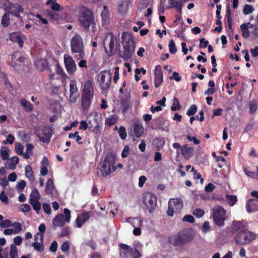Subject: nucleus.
<instances>
[{
    "mask_svg": "<svg viewBox=\"0 0 258 258\" xmlns=\"http://www.w3.org/2000/svg\"><path fill=\"white\" fill-rule=\"evenodd\" d=\"M80 25L85 29L89 30L91 27L93 32L97 31V26L92 12L86 8L82 10L81 14L79 17Z\"/></svg>",
    "mask_w": 258,
    "mask_h": 258,
    "instance_id": "f257e3e1",
    "label": "nucleus"
},
{
    "mask_svg": "<svg viewBox=\"0 0 258 258\" xmlns=\"http://www.w3.org/2000/svg\"><path fill=\"white\" fill-rule=\"evenodd\" d=\"M94 96V86L90 80L86 81L83 85L82 93V107L84 110L88 109L91 105Z\"/></svg>",
    "mask_w": 258,
    "mask_h": 258,
    "instance_id": "f03ea898",
    "label": "nucleus"
},
{
    "mask_svg": "<svg viewBox=\"0 0 258 258\" xmlns=\"http://www.w3.org/2000/svg\"><path fill=\"white\" fill-rule=\"evenodd\" d=\"M71 48L76 59H81L85 56L84 42L81 36L76 34L71 40Z\"/></svg>",
    "mask_w": 258,
    "mask_h": 258,
    "instance_id": "7ed1b4c3",
    "label": "nucleus"
},
{
    "mask_svg": "<svg viewBox=\"0 0 258 258\" xmlns=\"http://www.w3.org/2000/svg\"><path fill=\"white\" fill-rule=\"evenodd\" d=\"M115 160L116 157L112 155H108L105 157L102 165L100 168L103 176H107L116 170Z\"/></svg>",
    "mask_w": 258,
    "mask_h": 258,
    "instance_id": "20e7f679",
    "label": "nucleus"
},
{
    "mask_svg": "<svg viewBox=\"0 0 258 258\" xmlns=\"http://www.w3.org/2000/svg\"><path fill=\"white\" fill-rule=\"evenodd\" d=\"M255 238L256 234L247 229L241 232H238L234 236L235 242L240 245L248 244Z\"/></svg>",
    "mask_w": 258,
    "mask_h": 258,
    "instance_id": "39448f33",
    "label": "nucleus"
},
{
    "mask_svg": "<svg viewBox=\"0 0 258 258\" xmlns=\"http://www.w3.org/2000/svg\"><path fill=\"white\" fill-rule=\"evenodd\" d=\"M53 129L52 126H45L41 128L36 126L34 128V133L43 143H48L53 135Z\"/></svg>",
    "mask_w": 258,
    "mask_h": 258,
    "instance_id": "423d86ee",
    "label": "nucleus"
},
{
    "mask_svg": "<svg viewBox=\"0 0 258 258\" xmlns=\"http://www.w3.org/2000/svg\"><path fill=\"white\" fill-rule=\"evenodd\" d=\"M117 38L112 33H108L105 34L103 43L106 53L109 55H112L115 52L116 48Z\"/></svg>",
    "mask_w": 258,
    "mask_h": 258,
    "instance_id": "0eeeda50",
    "label": "nucleus"
},
{
    "mask_svg": "<svg viewBox=\"0 0 258 258\" xmlns=\"http://www.w3.org/2000/svg\"><path fill=\"white\" fill-rule=\"evenodd\" d=\"M214 222L216 225L222 226L227 218L226 211L222 207L216 205L212 209Z\"/></svg>",
    "mask_w": 258,
    "mask_h": 258,
    "instance_id": "6e6552de",
    "label": "nucleus"
},
{
    "mask_svg": "<svg viewBox=\"0 0 258 258\" xmlns=\"http://www.w3.org/2000/svg\"><path fill=\"white\" fill-rule=\"evenodd\" d=\"M65 217L63 214H58L52 219V225L55 229L57 227H62L65 223H69L71 219V211L69 209L65 208L63 210Z\"/></svg>",
    "mask_w": 258,
    "mask_h": 258,
    "instance_id": "1a4fd4ad",
    "label": "nucleus"
},
{
    "mask_svg": "<svg viewBox=\"0 0 258 258\" xmlns=\"http://www.w3.org/2000/svg\"><path fill=\"white\" fill-rule=\"evenodd\" d=\"M112 73L110 70L101 72L99 74L98 81L101 89L103 91L107 90L111 84Z\"/></svg>",
    "mask_w": 258,
    "mask_h": 258,
    "instance_id": "9d476101",
    "label": "nucleus"
},
{
    "mask_svg": "<svg viewBox=\"0 0 258 258\" xmlns=\"http://www.w3.org/2000/svg\"><path fill=\"white\" fill-rule=\"evenodd\" d=\"M183 207V202L181 199L176 198L170 199L168 202V210L167 215L172 217L174 213H178L180 212Z\"/></svg>",
    "mask_w": 258,
    "mask_h": 258,
    "instance_id": "9b49d317",
    "label": "nucleus"
},
{
    "mask_svg": "<svg viewBox=\"0 0 258 258\" xmlns=\"http://www.w3.org/2000/svg\"><path fill=\"white\" fill-rule=\"evenodd\" d=\"M143 204L146 208L149 210V212L152 213L157 206L156 196L149 192L145 193L143 197Z\"/></svg>",
    "mask_w": 258,
    "mask_h": 258,
    "instance_id": "f8f14e48",
    "label": "nucleus"
},
{
    "mask_svg": "<svg viewBox=\"0 0 258 258\" xmlns=\"http://www.w3.org/2000/svg\"><path fill=\"white\" fill-rule=\"evenodd\" d=\"M40 195L36 188H34L30 194L29 202L37 214L39 213L41 205L39 202Z\"/></svg>",
    "mask_w": 258,
    "mask_h": 258,
    "instance_id": "ddd939ff",
    "label": "nucleus"
},
{
    "mask_svg": "<svg viewBox=\"0 0 258 258\" xmlns=\"http://www.w3.org/2000/svg\"><path fill=\"white\" fill-rule=\"evenodd\" d=\"M26 57L20 52L15 51L12 55V67L16 70L19 71L24 63Z\"/></svg>",
    "mask_w": 258,
    "mask_h": 258,
    "instance_id": "4468645a",
    "label": "nucleus"
},
{
    "mask_svg": "<svg viewBox=\"0 0 258 258\" xmlns=\"http://www.w3.org/2000/svg\"><path fill=\"white\" fill-rule=\"evenodd\" d=\"M135 45L132 40L128 41L123 44V52L121 57L125 60L131 58L135 51Z\"/></svg>",
    "mask_w": 258,
    "mask_h": 258,
    "instance_id": "2eb2a0df",
    "label": "nucleus"
},
{
    "mask_svg": "<svg viewBox=\"0 0 258 258\" xmlns=\"http://www.w3.org/2000/svg\"><path fill=\"white\" fill-rule=\"evenodd\" d=\"M80 95L78 88L77 86V82L75 80H72L70 82V96L69 101L72 103L77 101Z\"/></svg>",
    "mask_w": 258,
    "mask_h": 258,
    "instance_id": "dca6fc26",
    "label": "nucleus"
},
{
    "mask_svg": "<svg viewBox=\"0 0 258 258\" xmlns=\"http://www.w3.org/2000/svg\"><path fill=\"white\" fill-rule=\"evenodd\" d=\"M191 238L185 233H180L177 235L172 236L169 239L170 242L174 245H179L190 241Z\"/></svg>",
    "mask_w": 258,
    "mask_h": 258,
    "instance_id": "f3484780",
    "label": "nucleus"
},
{
    "mask_svg": "<svg viewBox=\"0 0 258 258\" xmlns=\"http://www.w3.org/2000/svg\"><path fill=\"white\" fill-rule=\"evenodd\" d=\"M63 60L65 68L70 75L73 74L77 70V66L73 57L68 54L63 55Z\"/></svg>",
    "mask_w": 258,
    "mask_h": 258,
    "instance_id": "a211bd4d",
    "label": "nucleus"
},
{
    "mask_svg": "<svg viewBox=\"0 0 258 258\" xmlns=\"http://www.w3.org/2000/svg\"><path fill=\"white\" fill-rule=\"evenodd\" d=\"M87 120L88 122L89 128H91L94 125L100 123L102 120V115L96 111L90 112L87 116Z\"/></svg>",
    "mask_w": 258,
    "mask_h": 258,
    "instance_id": "6ab92c4d",
    "label": "nucleus"
},
{
    "mask_svg": "<svg viewBox=\"0 0 258 258\" xmlns=\"http://www.w3.org/2000/svg\"><path fill=\"white\" fill-rule=\"evenodd\" d=\"M8 6L6 8V10H10V13L16 17L19 18L20 14L24 13V10L23 8L18 4H11L7 2Z\"/></svg>",
    "mask_w": 258,
    "mask_h": 258,
    "instance_id": "aec40b11",
    "label": "nucleus"
},
{
    "mask_svg": "<svg viewBox=\"0 0 258 258\" xmlns=\"http://www.w3.org/2000/svg\"><path fill=\"white\" fill-rule=\"evenodd\" d=\"M163 81V75L160 66H157L155 70L154 86L158 88Z\"/></svg>",
    "mask_w": 258,
    "mask_h": 258,
    "instance_id": "412c9836",
    "label": "nucleus"
},
{
    "mask_svg": "<svg viewBox=\"0 0 258 258\" xmlns=\"http://www.w3.org/2000/svg\"><path fill=\"white\" fill-rule=\"evenodd\" d=\"M90 217V214L88 212H84L81 215H78L76 220V227L81 228L89 219Z\"/></svg>",
    "mask_w": 258,
    "mask_h": 258,
    "instance_id": "4be33fe9",
    "label": "nucleus"
},
{
    "mask_svg": "<svg viewBox=\"0 0 258 258\" xmlns=\"http://www.w3.org/2000/svg\"><path fill=\"white\" fill-rule=\"evenodd\" d=\"M246 211L248 213L254 212L258 210V200H249L246 205Z\"/></svg>",
    "mask_w": 258,
    "mask_h": 258,
    "instance_id": "5701e85b",
    "label": "nucleus"
},
{
    "mask_svg": "<svg viewBox=\"0 0 258 258\" xmlns=\"http://www.w3.org/2000/svg\"><path fill=\"white\" fill-rule=\"evenodd\" d=\"M180 151L184 157L188 159L192 157L194 153V148L188 147L187 145H183L180 148Z\"/></svg>",
    "mask_w": 258,
    "mask_h": 258,
    "instance_id": "b1692460",
    "label": "nucleus"
},
{
    "mask_svg": "<svg viewBox=\"0 0 258 258\" xmlns=\"http://www.w3.org/2000/svg\"><path fill=\"white\" fill-rule=\"evenodd\" d=\"M232 226L233 232L236 233L238 232H241L247 229L244 224L242 222L239 221H234L232 223Z\"/></svg>",
    "mask_w": 258,
    "mask_h": 258,
    "instance_id": "393cba45",
    "label": "nucleus"
},
{
    "mask_svg": "<svg viewBox=\"0 0 258 258\" xmlns=\"http://www.w3.org/2000/svg\"><path fill=\"white\" fill-rule=\"evenodd\" d=\"M253 27V25L249 22L243 23L240 26V29L242 36L245 38H247L249 36V32L248 29Z\"/></svg>",
    "mask_w": 258,
    "mask_h": 258,
    "instance_id": "a878e982",
    "label": "nucleus"
},
{
    "mask_svg": "<svg viewBox=\"0 0 258 258\" xmlns=\"http://www.w3.org/2000/svg\"><path fill=\"white\" fill-rule=\"evenodd\" d=\"M10 39L13 42H17L21 47L23 45V40L21 35L19 32H15L11 33L10 34Z\"/></svg>",
    "mask_w": 258,
    "mask_h": 258,
    "instance_id": "bb28decb",
    "label": "nucleus"
},
{
    "mask_svg": "<svg viewBox=\"0 0 258 258\" xmlns=\"http://www.w3.org/2000/svg\"><path fill=\"white\" fill-rule=\"evenodd\" d=\"M19 159L17 156H14L10 159H7L6 162V167L10 169L14 170L16 167V165L19 163Z\"/></svg>",
    "mask_w": 258,
    "mask_h": 258,
    "instance_id": "cd10ccee",
    "label": "nucleus"
},
{
    "mask_svg": "<svg viewBox=\"0 0 258 258\" xmlns=\"http://www.w3.org/2000/svg\"><path fill=\"white\" fill-rule=\"evenodd\" d=\"M119 246L121 248L120 251V254L125 258L129 257L133 248L130 246L123 243L120 244Z\"/></svg>",
    "mask_w": 258,
    "mask_h": 258,
    "instance_id": "c85d7f7f",
    "label": "nucleus"
},
{
    "mask_svg": "<svg viewBox=\"0 0 258 258\" xmlns=\"http://www.w3.org/2000/svg\"><path fill=\"white\" fill-rule=\"evenodd\" d=\"M133 133L134 136L139 138L144 133V128L143 125L140 123H135L133 125Z\"/></svg>",
    "mask_w": 258,
    "mask_h": 258,
    "instance_id": "c756f323",
    "label": "nucleus"
},
{
    "mask_svg": "<svg viewBox=\"0 0 258 258\" xmlns=\"http://www.w3.org/2000/svg\"><path fill=\"white\" fill-rule=\"evenodd\" d=\"M49 165L48 160L45 156L43 157L41 161V170L40 173L42 176H45L48 173V166Z\"/></svg>",
    "mask_w": 258,
    "mask_h": 258,
    "instance_id": "7c9ffc66",
    "label": "nucleus"
},
{
    "mask_svg": "<svg viewBox=\"0 0 258 258\" xmlns=\"http://www.w3.org/2000/svg\"><path fill=\"white\" fill-rule=\"evenodd\" d=\"M130 4L129 0H123L118 6V10L119 13L122 14L126 13Z\"/></svg>",
    "mask_w": 258,
    "mask_h": 258,
    "instance_id": "2f4dec72",
    "label": "nucleus"
},
{
    "mask_svg": "<svg viewBox=\"0 0 258 258\" xmlns=\"http://www.w3.org/2000/svg\"><path fill=\"white\" fill-rule=\"evenodd\" d=\"M169 8H176L179 13H181L182 3L180 1L168 0Z\"/></svg>",
    "mask_w": 258,
    "mask_h": 258,
    "instance_id": "473e14b6",
    "label": "nucleus"
},
{
    "mask_svg": "<svg viewBox=\"0 0 258 258\" xmlns=\"http://www.w3.org/2000/svg\"><path fill=\"white\" fill-rule=\"evenodd\" d=\"M45 192L48 194H53L54 192V187L53 180L51 178H48L47 181Z\"/></svg>",
    "mask_w": 258,
    "mask_h": 258,
    "instance_id": "72a5a7b5",
    "label": "nucleus"
},
{
    "mask_svg": "<svg viewBox=\"0 0 258 258\" xmlns=\"http://www.w3.org/2000/svg\"><path fill=\"white\" fill-rule=\"evenodd\" d=\"M127 223L132 225L134 227L136 226L140 227L142 224V220L139 218H128L126 219Z\"/></svg>",
    "mask_w": 258,
    "mask_h": 258,
    "instance_id": "f704fd0d",
    "label": "nucleus"
},
{
    "mask_svg": "<svg viewBox=\"0 0 258 258\" xmlns=\"http://www.w3.org/2000/svg\"><path fill=\"white\" fill-rule=\"evenodd\" d=\"M34 64L40 70H42L45 69L47 66V61L44 59H40L35 61Z\"/></svg>",
    "mask_w": 258,
    "mask_h": 258,
    "instance_id": "c9c22d12",
    "label": "nucleus"
},
{
    "mask_svg": "<svg viewBox=\"0 0 258 258\" xmlns=\"http://www.w3.org/2000/svg\"><path fill=\"white\" fill-rule=\"evenodd\" d=\"M10 21V14L9 13H5L3 15V16L2 18V20H1L2 25L5 28H7L9 26Z\"/></svg>",
    "mask_w": 258,
    "mask_h": 258,
    "instance_id": "e433bc0d",
    "label": "nucleus"
},
{
    "mask_svg": "<svg viewBox=\"0 0 258 258\" xmlns=\"http://www.w3.org/2000/svg\"><path fill=\"white\" fill-rule=\"evenodd\" d=\"M258 109V102L253 100L250 101L249 103V112L250 114H254Z\"/></svg>",
    "mask_w": 258,
    "mask_h": 258,
    "instance_id": "4c0bfd02",
    "label": "nucleus"
},
{
    "mask_svg": "<svg viewBox=\"0 0 258 258\" xmlns=\"http://www.w3.org/2000/svg\"><path fill=\"white\" fill-rule=\"evenodd\" d=\"M20 104L27 111H31L33 110V106L31 103L25 99H21L20 100Z\"/></svg>",
    "mask_w": 258,
    "mask_h": 258,
    "instance_id": "58836bf2",
    "label": "nucleus"
},
{
    "mask_svg": "<svg viewBox=\"0 0 258 258\" xmlns=\"http://www.w3.org/2000/svg\"><path fill=\"white\" fill-rule=\"evenodd\" d=\"M118 120V117L117 115L113 114L110 116H108L105 120V124L108 126H112L115 124Z\"/></svg>",
    "mask_w": 258,
    "mask_h": 258,
    "instance_id": "ea45409f",
    "label": "nucleus"
},
{
    "mask_svg": "<svg viewBox=\"0 0 258 258\" xmlns=\"http://www.w3.org/2000/svg\"><path fill=\"white\" fill-rule=\"evenodd\" d=\"M10 258H19L18 255V249L14 244L10 245V250L9 252Z\"/></svg>",
    "mask_w": 258,
    "mask_h": 258,
    "instance_id": "a19ab883",
    "label": "nucleus"
},
{
    "mask_svg": "<svg viewBox=\"0 0 258 258\" xmlns=\"http://www.w3.org/2000/svg\"><path fill=\"white\" fill-rule=\"evenodd\" d=\"M34 20L36 21V23L38 25H47L48 24L47 20L45 18H43L40 14H36L34 16Z\"/></svg>",
    "mask_w": 258,
    "mask_h": 258,
    "instance_id": "79ce46f5",
    "label": "nucleus"
},
{
    "mask_svg": "<svg viewBox=\"0 0 258 258\" xmlns=\"http://www.w3.org/2000/svg\"><path fill=\"white\" fill-rule=\"evenodd\" d=\"M25 175L30 180L32 181L34 180V175L31 166L29 165H26L25 166Z\"/></svg>",
    "mask_w": 258,
    "mask_h": 258,
    "instance_id": "37998d69",
    "label": "nucleus"
},
{
    "mask_svg": "<svg viewBox=\"0 0 258 258\" xmlns=\"http://www.w3.org/2000/svg\"><path fill=\"white\" fill-rule=\"evenodd\" d=\"M101 17L103 24L107 25L109 22V14L107 10L104 9L101 13Z\"/></svg>",
    "mask_w": 258,
    "mask_h": 258,
    "instance_id": "c03bdc74",
    "label": "nucleus"
},
{
    "mask_svg": "<svg viewBox=\"0 0 258 258\" xmlns=\"http://www.w3.org/2000/svg\"><path fill=\"white\" fill-rule=\"evenodd\" d=\"M1 155L2 158L5 160H7L9 158V150L6 147H2L1 149Z\"/></svg>",
    "mask_w": 258,
    "mask_h": 258,
    "instance_id": "a18cd8bd",
    "label": "nucleus"
},
{
    "mask_svg": "<svg viewBox=\"0 0 258 258\" xmlns=\"http://www.w3.org/2000/svg\"><path fill=\"white\" fill-rule=\"evenodd\" d=\"M32 246L34 247L35 249L39 252H42L44 249V247L43 242H34L32 244Z\"/></svg>",
    "mask_w": 258,
    "mask_h": 258,
    "instance_id": "49530a36",
    "label": "nucleus"
},
{
    "mask_svg": "<svg viewBox=\"0 0 258 258\" xmlns=\"http://www.w3.org/2000/svg\"><path fill=\"white\" fill-rule=\"evenodd\" d=\"M181 108L180 103L177 98L174 97L171 109L172 111L179 110Z\"/></svg>",
    "mask_w": 258,
    "mask_h": 258,
    "instance_id": "de8ad7c7",
    "label": "nucleus"
},
{
    "mask_svg": "<svg viewBox=\"0 0 258 258\" xmlns=\"http://www.w3.org/2000/svg\"><path fill=\"white\" fill-rule=\"evenodd\" d=\"M169 50L171 54H175L177 52V48L173 40L171 39L169 42Z\"/></svg>",
    "mask_w": 258,
    "mask_h": 258,
    "instance_id": "09e8293b",
    "label": "nucleus"
},
{
    "mask_svg": "<svg viewBox=\"0 0 258 258\" xmlns=\"http://www.w3.org/2000/svg\"><path fill=\"white\" fill-rule=\"evenodd\" d=\"M226 200L228 204L232 206H233L237 201V198L235 196L227 195L226 196Z\"/></svg>",
    "mask_w": 258,
    "mask_h": 258,
    "instance_id": "8fccbe9b",
    "label": "nucleus"
},
{
    "mask_svg": "<svg viewBox=\"0 0 258 258\" xmlns=\"http://www.w3.org/2000/svg\"><path fill=\"white\" fill-rule=\"evenodd\" d=\"M254 11L253 7L250 5H245L243 9V12L244 15H248L252 13Z\"/></svg>",
    "mask_w": 258,
    "mask_h": 258,
    "instance_id": "3c124183",
    "label": "nucleus"
},
{
    "mask_svg": "<svg viewBox=\"0 0 258 258\" xmlns=\"http://www.w3.org/2000/svg\"><path fill=\"white\" fill-rule=\"evenodd\" d=\"M14 227V234H18L22 231V225L19 222H15L12 225Z\"/></svg>",
    "mask_w": 258,
    "mask_h": 258,
    "instance_id": "603ef678",
    "label": "nucleus"
},
{
    "mask_svg": "<svg viewBox=\"0 0 258 258\" xmlns=\"http://www.w3.org/2000/svg\"><path fill=\"white\" fill-rule=\"evenodd\" d=\"M204 214V211L200 208H196L192 212V214L198 218L202 217Z\"/></svg>",
    "mask_w": 258,
    "mask_h": 258,
    "instance_id": "864d4df0",
    "label": "nucleus"
},
{
    "mask_svg": "<svg viewBox=\"0 0 258 258\" xmlns=\"http://www.w3.org/2000/svg\"><path fill=\"white\" fill-rule=\"evenodd\" d=\"M9 184L8 180H7L5 175L3 177L0 176V186L3 188V190H5L6 186Z\"/></svg>",
    "mask_w": 258,
    "mask_h": 258,
    "instance_id": "5fc2aeb1",
    "label": "nucleus"
},
{
    "mask_svg": "<svg viewBox=\"0 0 258 258\" xmlns=\"http://www.w3.org/2000/svg\"><path fill=\"white\" fill-rule=\"evenodd\" d=\"M226 17H227L228 25L229 27V29H231L232 19H231V11H230V9L229 7H228L227 8Z\"/></svg>",
    "mask_w": 258,
    "mask_h": 258,
    "instance_id": "6e6d98bb",
    "label": "nucleus"
},
{
    "mask_svg": "<svg viewBox=\"0 0 258 258\" xmlns=\"http://www.w3.org/2000/svg\"><path fill=\"white\" fill-rule=\"evenodd\" d=\"M118 134L122 140H124L127 136L126 130L124 127L120 126L118 130Z\"/></svg>",
    "mask_w": 258,
    "mask_h": 258,
    "instance_id": "4d7b16f0",
    "label": "nucleus"
},
{
    "mask_svg": "<svg viewBox=\"0 0 258 258\" xmlns=\"http://www.w3.org/2000/svg\"><path fill=\"white\" fill-rule=\"evenodd\" d=\"M24 147L20 143H16L15 144V151L20 155H23Z\"/></svg>",
    "mask_w": 258,
    "mask_h": 258,
    "instance_id": "13d9d810",
    "label": "nucleus"
},
{
    "mask_svg": "<svg viewBox=\"0 0 258 258\" xmlns=\"http://www.w3.org/2000/svg\"><path fill=\"white\" fill-rule=\"evenodd\" d=\"M92 132L97 136H99L101 133V126L100 124L94 125L93 127L90 128Z\"/></svg>",
    "mask_w": 258,
    "mask_h": 258,
    "instance_id": "bf43d9fd",
    "label": "nucleus"
},
{
    "mask_svg": "<svg viewBox=\"0 0 258 258\" xmlns=\"http://www.w3.org/2000/svg\"><path fill=\"white\" fill-rule=\"evenodd\" d=\"M190 171L194 172V178L195 179H200L201 183L203 184L204 179L202 178L201 175L198 173L197 171L195 170L194 168H191Z\"/></svg>",
    "mask_w": 258,
    "mask_h": 258,
    "instance_id": "052dcab7",
    "label": "nucleus"
},
{
    "mask_svg": "<svg viewBox=\"0 0 258 258\" xmlns=\"http://www.w3.org/2000/svg\"><path fill=\"white\" fill-rule=\"evenodd\" d=\"M142 254L136 248L133 249L130 255L131 258H140Z\"/></svg>",
    "mask_w": 258,
    "mask_h": 258,
    "instance_id": "680f3d73",
    "label": "nucleus"
},
{
    "mask_svg": "<svg viewBox=\"0 0 258 258\" xmlns=\"http://www.w3.org/2000/svg\"><path fill=\"white\" fill-rule=\"evenodd\" d=\"M197 107L195 105H192L190 106L189 108L186 112V114L189 116L195 114V113L197 112Z\"/></svg>",
    "mask_w": 258,
    "mask_h": 258,
    "instance_id": "e2e57ef3",
    "label": "nucleus"
},
{
    "mask_svg": "<svg viewBox=\"0 0 258 258\" xmlns=\"http://www.w3.org/2000/svg\"><path fill=\"white\" fill-rule=\"evenodd\" d=\"M42 208L44 212L48 215L51 214V209L49 204L47 203H43L42 204Z\"/></svg>",
    "mask_w": 258,
    "mask_h": 258,
    "instance_id": "0e129e2a",
    "label": "nucleus"
},
{
    "mask_svg": "<svg viewBox=\"0 0 258 258\" xmlns=\"http://www.w3.org/2000/svg\"><path fill=\"white\" fill-rule=\"evenodd\" d=\"M0 200L5 204H7L9 202L8 198L3 190L0 193Z\"/></svg>",
    "mask_w": 258,
    "mask_h": 258,
    "instance_id": "69168bd1",
    "label": "nucleus"
},
{
    "mask_svg": "<svg viewBox=\"0 0 258 258\" xmlns=\"http://www.w3.org/2000/svg\"><path fill=\"white\" fill-rule=\"evenodd\" d=\"M26 182L22 180L16 185V189L19 192H21L24 189L26 186Z\"/></svg>",
    "mask_w": 258,
    "mask_h": 258,
    "instance_id": "338daca9",
    "label": "nucleus"
},
{
    "mask_svg": "<svg viewBox=\"0 0 258 258\" xmlns=\"http://www.w3.org/2000/svg\"><path fill=\"white\" fill-rule=\"evenodd\" d=\"M201 229L204 233H206L210 231V223L208 221H206L204 222L203 225L202 226Z\"/></svg>",
    "mask_w": 258,
    "mask_h": 258,
    "instance_id": "774afa93",
    "label": "nucleus"
}]
</instances>
